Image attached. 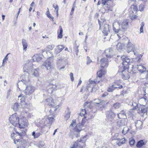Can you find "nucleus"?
Masks as SVG:
<instances>
[{
	"instance_id": "f257e3e1",
	"label": "nucleus",
	"mask_w": 148,
	"mask_h": 148,
	"mask_svg": "<svg viewBox=\"0 0 148 148\" xmlns=\"http://www.w3.org/2000/svg\"><path fill=\"white\" fill-rule=\"evenodd\" d=\"M121 60H122L123 66L121 67L118 71L119 73H121L122 75V78H124L125 75L123 73L125 72V70L129 68V66L130 62V59L128 58L127 56H123L121 57Z\"/></svg>"
},
{
	"instance_id": "f03ea898",
	"label": "nucleus",
	"mask_w": 148,
	"mask_h": 148,
	"mask_svg": "<svg viewBox=\"0 0 148 148\" xmlns=\"http://www.w3.org/2000/svg\"><path fill=\"white\" fill-rule=\"evenodd\" d=\"M9 120L13 126H16L18 124L20 128L24 127L27 124V123H24V124L19 123V119L16 113H15L11 115L9 119Z\"/></svg>"
},
{
	"instance_id": "7ed1b4c3",
	"label": "nucleus",
	"mask_w": 148,
	"mask_h": 148,
	"mask_svg": "<svg viewBox=\"0 0 148 148\" xmlns=\"http://www.w3.org/2000/svg\"><path fill=\"white\" fill-rule=\"evenodd\" d=\"M68 62H66L62 58L59 57L58 58L57 62V69L60 71L62 69H64L65 66L64 65L67 64Z\"/></svg>"
},
{
	"instance_id": "20e7f679",
	"label": "nucleus",
	"mask_w": 148,
	"mask_h": 148,
	"mask_svg": "<svg viewBox=\"0 0 148 148\" xmlns=\"http://www.w3.org/2000/svg\"><path fill=\"white\" fill-rule=\"evenodd\" d=\"M54 118L53 116H48L46 118L43 119L40 122L41 126H44L48 124L51 125L54 120Z\"/></svg>"
},
{
	"instance_id": "39448f33",
	"label": "nucleus",
	"mask_w": 148,
	"mask_h": 148,
	"mask_svg": "<svg viewBox=\"0 0 148 148\" xmlns=\"http://www.w3.org/2000/svg\"><path fill=\"white\" fill-rule=\"evenodd\" d=\"M106 119L107 121L112 122V120L114 119L116 116L115 114L112 111L111 109L106 111Z\"/></svg>"
},
{
	"instance_id": "423d86ee",
	"label": "nucleus",
	"mask_w": 148,
	"mask_h": 148,
	"mask_svg": "<svg viewBox=\"0 0 148 148\" xmlns=\"http://www.w3.org/2000/svg\"><path fill=\"white\" fill-rule=\"evenodd\" d=\"M34 87L32 86H28L26 87V88L24 91L27 97L31 99L32 98V94L34 92Z\"/></svg>"
},
{
	"instance_id": "0eeeda50",
	"label": "nucleus",
	"mask_w": 148,
	"mask_h": 148,
	"mask_svg": "<svg viewBox=\"0 0 148 148\" xmlns=\"http://www.w3.org/2000/svg\"><path fill=\"white\" fill-rule=\"evenodd\" d=\"M120 24L118 22H115L113 24V29L114 32L116 33H119V34L122 33L123 32L121 28L120 27Z\"/></svg>"
},
{
	"instance_id": "6e6552de",
	"label": "nucleus",
	"mask_w": 148,
	"mask_h": 148,
	"mask_svg": "<svg viewBox=\"0 0 148 148\" xmlns=\"http://www.w3.org/2000/svg\"><path fill=\"white\" fill-rule=\"evenodd\" d=\"M140 106L137 107L138 112L139 113H143V114L142 115L143 116L147 115L148 108H145L144 106L143 105L142 106L141 104H140Z\"/></svg>"
},
{
	"instance_id": "1a4fd4ad",
	"label": "nucleus",
	"mask_w": 148,
	"mask_h": 148,
	"mask_svg": "<svg viewBox=\"0 0 148 148\" xmlns=\"http://www.w3.org/2000/svg\"><path fill=\"white\" fill-rule=\"evenodd\" d=\"M105 73V71H103L102 70L98 71L97 73V78L95 81H93L94 83L97 84L99 83L100 82V78Z\"/></svg>"
},
{
	"instance_id": "9d476101",
	"label": "nucleus",
	"mask_w": 148,
	"mask_h": 148,
	"mask_svg": "<svg viewBox=\"0 0 148 148\" xmlns=\"http://www.w3.org/2000/svg\"><path fill=\"white\" fill-rule=\"evenodd\" d=\"M129 20L128 19H124L121 25V27L123 32L126 30L128 27V23Z\"/></svg>"
},
{
	"instance_id": "9b49d317",
	"label": "nucleus",
	"mask_w": 148,
	"mask_h": 148,
	"mask_svg": "<svg viewBox=\"0 0 148 148\" xmlns=\"http://www.w3.org/2000/svg\"><path fill=\"white\" fill-rule=\"evenodd\" d=\"M83 126V125L80 124H77L76 126L74 128L73 130L74 132H77V134H75V135H74V136H75L77 138L79 136V132L81 130Z\"/></svg>"
},
{
	"instance_id": "f8f14e48",
	"label": "nucleus",
	"mask_w": 148,
	"mask_h": 148,
	"mask_svg": "<svg viewBox=\"0 0 148 148\" xmlns=\"http://www.w3.org/2000/svg\"><path fill=\"white\" fill-rule=\"evenodd\" d=\"M29 73H28L27 72V74H24L22 76V79L21 80V82H19L17 83V85H18L19 84H20L21 82L23 83L24 84L26 85L27 83L29 81Z\"/></svg>"
},
{
	"instance_id": "ddd939ff",
	"label": "nucleus",
	"mask_w": 148,
	"mask_h": 148,
	"mask_svg": "<svg viewBox=\"0 0 148 148\" xmlns=\"http://www.w3.org/2000/svg\"><path fill=\"white\" fill-rule=\"evenodd\" d=\"M110 26L109 25L105 24L103 28L102 32L105 36H108L110 33Z\"/></svg>"
},
{
	"instance_id": "4468645a",
	"label": "nucleus",
	"mask_w": 148,
	"mask_h": 148,
	"mask_svg": "<svg viewBox=\"0 0 148 148\" xmlns=\"http://www.w3.org/2000/svg\"><path fill=\"white\" fill-rule=\"evenodd\" d=\"M42 69H46L47 70L50 69L51 68V62L47 60L41 66Z\"/></svg>"
},
{
	"instance_id": "2eb2a0df",
	"label": "nucleus",
	"mask_w": 148,
	"mask_h": 148,
	"mask_svg": "<svg viewBox=\"0 0 148 148\" xmlns=\"http://www.w3.org/2000/svg\"><path fill=\"white\" fill-rule=\"evenodd\" d=\"M56 85L50 84L47 88V91L48 94L51 95L53 92L56 90Z\"/></svg>"
},
{
	"instance_id": "dca6fc26",
	"label": "nucleus",
	"mask_w": 148,
	"mask_h": 148,
	"mask_svg": "<svg viewBox=\"0 0 148 148\" xmlns=\"http://www.w3.org/2000/svg\"><path fill=\"white\" fill-rule=\"evenodd\" d=\"M108 60L105 58L101 59L100 60L101 67L104 68L108 66Z\"/></svg>"
},
{
	"instance_id": "f3484780",
	"label": "nucleus",
	"mask_w": 148,
	"mask_h": 148,
	"mask_svg": "<svg viewBox=\"0 0 148 148\" xmlns=\"http://www.w3.org/2000/svg\"><path fill=\"white\" fill-rule=\"evenodd\" d=\"M118 117L120 119H126L127 118L126 113L124 110L121 111L118 114Z\"/></svg>"
},
{
	"instance_id": "a211bd4d",
	"label": "nucleus",
	"mask_w": 148,
	"mask_h": 148,
	"mask_svg": "<svg viewBox=\"0 0 148 148\" xmlns=\"http://www.w3.org/2000/svg\"><path fill=\"white\" fill-rule=\"evenodd\" d=\"M18 102H20L22 108H28L30 106V104L26 102L25 100L21 101V102L18 101Z\"/></svg>"
},
{
	"instance_id": "6ab92c4d",
	"label": "nucleus",
	"mask_w": 148,
	"mask_h": 148,
	"mask_svg": "<svg viewBox=\"0 0 148 148\" xmlns=\"http://www.w3.org/2000/svg\"><path fill=\"white\" fill-rule=\"evenodd\" d=\"M145 145V142L143 141V140H141L137 142L136 147L138 148H145L143 146Z\"/></svg>"
},
{
	"instance_id": "aec40b11",
	"label": "nucleus",
	"mask_w": 148,
	"mask_h": 148,
	"mask_svg": "<svg viewBox=\"0 0 148 148\" xmlns=\"http://www.w3.org/2000/svg\"><path fill=\"white\" fill-rule=\"evenodd\" d=\"M143 124V122L140 120H138L135 122V126L136 127L140 129L142 128Z\"/></svg>"
},
{
	"instance_id": "412c9836",
	"label": "nucleus",
	"mask_w": 148,
	"mask_h": 148,
	"mask_svg": "<svg viewBox=\"0 0 148 148\" xmlns=\"http://www.w3.org/2000/svg\"><path fill=\"white\" fill-rule=\"evenodd\" d=\"M16 133L19 136L20 139L23 138V137L25 136L26 134V132L24 130H22L20 132H16Z\"/></svg>"
},
{
	"instance_id": "4be33fe9",
	"label": "nucleus",
	"mask_w": 148,
	"mask_h": 148,
	"mask_svg": "<svg viewBox=\"0 0 148 148\" xmlns=\"http://www.w3.org/2000/svg\"><path fill=\"white\" fill-rule=\"evenodd\" d=\"M20 143H21L18 146L17 148H25L26 145V141L25 140H21V141H20Z\"/></svg>"
},
{
	"instance_id": "5701e85b",
	"label": "nucleus",
	"mask_w": 148,
	"mask_h": 148,
	"mask_svg": "<svg viewBox=\"0 0 148 148\" xmlns=\"http://www.w3.org/2000/svg\"><path fill=\"white\" fill-rule=\"evenodd\" d=\"M83 145L78 142H75L74 143L73 146L71 147V148H83Z\"/></svg>"
},
{
	"instance_id": "b1692460",
	"label": "nucleus",
	"mask_w": 148,
	"mask_h": 148,
	"mask_svg": "<svg viewBox=\"0 0 148 148\" xmlns=\"http://www.w3.org/2000/svg\"><path fill=\"white\" fill-rule=\"evenodd\" d=\"M33 60L34 62H39L41 61L42 60V58L38 55H36L32 57Z\"/></svg>"
},
{
	"instance_id": "393cba45",
	"label": "nucleus",
	"mask_w": 148,
	"mask_h": 148,
	"mask_svg": "<svg viewBox=\"0 0 148 148\" xmlns=\"http://www.w3.org/2000/svg\"><path fill=\"white\" fill-rule=\"evenodd\" d=\"M66 114L64 116L65 119L66 121H67L70 118V116L71 112L69 109L68 108L65 111Z\"/></svg>"
},
{
	"instance_id": "a878e982",
	"label": "nucleus",
	"mask_w": 148,
	"mask_h": 148,
	"mask_svg": "<svg viewBox=\"0 0 148 148\" xmlns=\"http://www.w3.org/2000/svg\"><path fill=\"white\" fill-rule=\"evenodd\" d=\"M138 66L137 69L141 73L145 72L146 70L145 67L142 65H138Z\"/></svg>"
},
{
	"instance_id": "bb28decb",
	"label": "nucleus",
	"mask_w": 148,
	"mask_h": 148,
	"mask_svg": "<svg viewBox=\"0 0 148 148\" xmlns=\"http://www.w3.org/2000/svg\"><path fill=\"white\" fill-rule=\"evenodd\" d=\"M53 99L52 98H50L47 99L46 100L48 102L47 104L52 107H55L54 103L52 101Z\"/></svg>"
},
{
	"instance_id": "cd10ccee",
	"label": "nucleus",
	"mask_w": 148,
	"mask_h": 148,
	"mask_svg": "<svg viewBox=\"0 0 148 148\" xmlns=\"http://www.w3.org/2000/svg\"><path fill=\"white\" fill-rule=\"evenodd\" d=\"M19 107V106L18 103L16 102L14 103L12 105V108L14 111H16L18 109Z\"/></svg>"
},
{
	"instance_id": "c85d7f7f",
	"label": "nucleus",
	"mask_w": 148,
	"mask_h": 148,
	"mask_svg": "<svg viewBox=\"0 0 148 148\" xmlns=\"http://www.w3.org/2000/svg\"><path fill=\"white\" fill-rule=\"evenodd\" d=\"M31 73L35 77H38L39 75L38 70L36 69H32Z\"/></svg>"
},
{
	"instance_id": "c756f323",
	"label": "nucleus",
	"mask_w": 148,
	"mask_h": 148,
	"mask_svg": "<svg viewBox=\"0 0 148 148\" xmlns=\"http://www.w3.org/2000/svg\"><path fill=\"white\" fill-rule=\"evenodd\" d=\"M107 51H108L109 52V53L106 54V55L107 58H110L113 56V51L111 49H110L108 51L107 50Z\"/></svg>"
},
{
	"instance_id": "7c9ffc66",
	"label": "nucleus",
	"mask_w": 148,
	"mask_h": 148,
	"mask_svg": "<svg viewBox=\"0 0 148 148\" xmlns=\"http://www.w3.org/2000/svg\"><path fill=\"white\" fill-rule=\"evenodd\" d=\"M133 47H127V52L128 53H130V52L133 51L134 53V54L135 55H137V53L133 49Z\"/></svg>"
},
{
	"instance_id": "2f4dec72",
	"label": "nucleus",
	"mask_w": 148,
	"mask_h": 148,
	"mask_svg": "<svg viewBox=\"0 0 148 148\" xmlns=\"http://www.w3.org/2000/svg\"><path fill=\"white\" fill-rule=\"evenodd\" d=\"M94 104H96L99 105V106H101L102 103V102L101 101V100L99 99H95L94 100Z\"/></svg>"
},
{
	"instance_id": "473e14b6",
	"label": "nucleus",
	"mask_w": 148,
	"mask_h": 148,
	"mask_svg": "<svg viewBox=\"0 0 148 148\" xmlns=\"http://www.w3.org/2000/svg\"><path fill=\"white\" fill-rule=\"evenodd\" d=\"M113 84L114 85V88L115 89L116 88H123V86L120 85L119 84L117 83L116 82H114Z\"/></svg>"
},
{
	"instance_id": "72a5a7b5",
	"label": "nucleus",
	"mask_w": 148,
	"mask_h": 148,
	"mask_svg": "<svg viewBox=\"0 0 148 148\" xmlns=\"http://www.w3.org/2000/svg\"><path fill=\"white\" fill-rule=\"evenodd\" d=\"M114 85L113 84V83H112V84H111V85L109 86L108 88V91L109 92H113V91L115 89L114 88Z\"/></svg>"
},
{
	"instance_id": "f704fd0d",
	"label": "nucleus",
	"mask_w": 148,
	"mask_h": 148,
	"mask_svg": "<svg viewBox=\"0 0 148 148\" xmlns=\"http://www.w3.org/2000/svg\"><path fill=\"white\" fill-rule=\"evenodd\" d=\"M86 136H84V137H82L80 139V140H77L78 142H79L81 144L82 143V144L83 145H84V143H85L86 140Z\"/></svg>"
},
{
	"instance_id": "c9c22d12",
	"label": "nucleus",
	"mask_w": 148,
	"mask_h": 148,
	"mask_svg": "<svg viewBox=\"0 0 148 148\" xmlns=\"http://www.w3.org/2000/svg\"><path fill=\"white\" fill-rule=\"evenodd\" d=\"M129 130V129L128 127H125L122 130V133L124 135H125L128 132Z\"/></svg>"
},
{
	"instance_id": "e433bc0d",
	"label": "nucleus",
	"mask_w": 148,
	"mask_h": 148,
	"mask_svg": "<svg viewBox=\"0 0 148 148\" xmlns=\"http://www.w3.org/2000/svg\"><path fill=\"white\" fill-rule=\"evenodd\" d=\"M60 28V33L58 34V37L60 38H61L62 37V33H63V29L62 28L61 26H60L59 27Z\"/></svg>"
},
{
	"instance_id": "4c0bfd02",
	"label": "nucleus",
	"mask_w": 148,
	"mask_h": 148,
	"mask_svg": "<svg viewBox=\"0 0 148 148\" xmlns=\"http://www.w3.org/2000/svg\"><path fill=\"white\" fill-rule=\"evenodd\" d=\"M138 101H133L132 103V106L134 107L132 108L133 110H134L136 108V107H138V104L137 103Z\"/></svg>"
},
{
	"instance_id": "58836bf2",
	"label": "nucleus",
	"mask_w": 148,
	"mask_h": 148,
	"mask_svg": "<svg viewBox=\"0 0 148 148\" xmlns=\"http://www.w3.org/2000/svg\"><path fill=\"white\" fill-rule=\"evenodd\" d=\"M41 133L40 132L36 133L35 132H33L32 133V135L34 137V138H37L40 135Z\"/></svg>"
},
{
	"instance_id": "ea45409f",
	"label": "nucleus",
	"mask_w": 148,
	"mask_h": 148,
	"mask_svg": "<svg viewBox=\"0 0 148 148\" xmlns=\"http://www.w3.org/2000/svg\"><path fill=\"white\" fill-rule=\"evenodd\" d=\"M48 10L46 12V14L48 17L49 18H51L52 20V21H53V17L52 16L51 14H50L49 8H47Z\"/></svg>"
},
{
	"instance_id": "a19ab883",
	"label": "nucleus",
	"mask_w": 148,
	"mask_h": 148,
	"mask_svg": "<svg viewBox=\"0 0 148 148\" xmlns=\"http://www.w3.org/2000/svg\"><path fill=\"white\" fill-rule=\"evenodd\" d=\"M92 101H88L86 102L84 104V106L85 107H87L90 108H91V104Z\"/></svg>"
},
{
	"instance_id": "79ce46f5",
	"label": "nucleus",
	"mask_w": 148,
	"mask_h": 148,
	"mask_svg": "<svg viewBox=\"0 0 148 148\" xmlns=\"http://www.w3.org/2000/svg\"><path fill=\"white\" fill-rule=\"evenodd\" d=\"M64 47H63V48H59V47H57V48L56 49L55 53L56 54L60 53L64 49Z\"/></svg>"
},
{
	"instance_id": "37998d69",
	"label": "nucleus",
	"mask_w": 148,
	"mask_h": 148,
	"mask_svg": "<svg viewBox=\"0 0 148 148\" xmlns=\"http://www.w3.org/2000/svg\"><path fill=\"white\" fill-rule=\"evenodd\" d=\"M25 100V97L23 94H21L18 96V100L20 101V102H21V101Z\"/></svg>"
},
{
	"instance_id": "c03bdc74",
	"label": "nucleus",
	"mask_w": 148,
	"mask_h": 148,
	"mask_svg": "<svg viewBox=\"0 0 148 148\" xmlns=\"http://www.w3.org/2000/svg\"><path fill=\"white\" fill-rule=\"evenodd\" d=\"M145 25V23L144 22H142L140 24V33H143V27Z\"/></svg>"
},
{
	"instance_id": "a18cd8bd",
	"label": "nucleus",
	"mask_w": 148,
	"mask_h": 148,
	"mask_svg": "<svg viewBox=\"0 0 148 148\" xmlns=\"http://www.w3.org/2000/svg\"><path fill=\"white\" fill-rule=\"evenodd\" d=\"M33 66V64L32 63L29 64L27 65H26L25 67L27 69V70H29L30 69H31L32 68Z\"/></svg>"
},
{
	"instance_id": "49530a36",
	"label": "nucleus",
	"mask_w": 148,
	"mask_h": 148,
	"mask_svg": "<svg viewBox=\"0 0 148 148\" xmlns=\"http://www.w3.org/2000/svg\"><path fill=\"white\" fill-rule=\"evenodd\" d=\"M121 106V104L120 103H114L113 105V107L115 109L119 108Z\"/></svg>"
},
{
	"instance_id": "de8ad7c7",
	"label": "nucleus",
	"mask_w": 148,
	"mask_h": 148,
	"mask_svg": "<svg viewBox=\"0 0 148 148\" xmlns=\"http://www.w3.org/2000/svg\"><path fill=\"white\" fill-rule=\"evenodd\" d=\"M86 111L85 109H82L80 115L82 116H84L86 114Z\"/></svg>"
},
{
	"instance_id": "09e8293b",
	"label": "nucleus",
	"mask_w": 148,
	"mask_h": 148,
	"mask_svg": "<svg viewBox=\"0 0 148 148\" xmlns=\"http://www.w3.org/2000/svg\"><path fill=\"white\" fill-rule=\"evenodd\" d=\"M45 145V144L43 142H39L38 144L37 145L39 148L42 147H43Z\"/></svg>"
},
{
	"instance_id": "8fccbe9b",
	"label": "nucleus",
	"mask_w": 148,
	"mask_h": 148,
	"mask_svg": "<svg viewBox=\"0 0 148 148\" xmlns=\"http://www.w3.org/2000/svg\"><path fill=\"white\" fill-rule=\"evenodd\" d=\"M129 144L131 146L134 145L135 143V140L134 139H132L130 140L129 141Z\"/></svg>"
},
{
	"instance_id": "3c124183",
	"label": "nucleus",
	"mask_w": 148,
	"mask_h": 148,
	"mask_svg": "<svg viewBox=\"0 0 148 148\" xmlns=\"http://www.w3.org/2000/svg\"><path fill=\"white\" fill-rule=\"evenodd\" d=\"M87 62L86 64L87 65H88L92 62V61L90 59V57L89 56L87 57Z\"/></svg>"
},
{
	"instance_id": "603ef678",
	"label": "nucleus",
	"mask_w": 148,
	"mask_h": 148,
	"mask_svg": "<svg viewBox=\"0 0 148 148\" xmlns=\"http://www.w3.org/2000/svg\"><path fill=\"white\" fill-rule=\"evenodd\" d=\"M76 124V121L75 120H73L72 121V123L71 124L70 126L71 127H74Z\"/></svg>"
},
{
	"instance_id": "864d4df0",
	"label": "nucleus",
	"mask_w": 148,
	"mask_h": 148,
	"mask_svg": "<svg viewBox=\"0 0 148 148\" xmlns=\"http://www.w3.org/2000/svg\"><path fill=\"white\" fill-rule=\"evenodd\" d=\"M132 8H133V13H134V12H136L138 8L136 6L133 5L132 7Z\"/></svg>"
},
{
	"instance_id": "5fc2aeb1",
	"label": "nucleus",
	"mask_w": 148,
	"mask_h": 148,
	"mask_svg": "<svg viewBox=\"0 0 148 148\" xmlns=\"http://www.w3.org/2000/svg\"><path fill=\"white\" fill-rule=\"evenodd\" d=\"M119 123L120 125L123 126L125 125L124 121L123 120L121 121L118 122V123Z\"/></svg>"
},
{
	"instance_id": "6e6d98bb",
	"label": "nucleus",
	"mask_w": 148,
	"mask_h": 148,
	"mask_svg": "<svg viewBox=\"0 0 148 148\" xmlns=\"http://www.w3.org/2000/svg\"><path fill=\"white\" fill-rule=\"evenodd\" d=\"M21 140H23V139H20L19 140V139H17L16 140L14 139V143L15 144H16L17 143H18V142H19V145L21 143H20V141H21Z\"/></svg>"
},
{
	"instance_id": "4d7b16f0",
	"label": "nucleus",
	"mask_w": 148,
	"mask_h": 148,
	"mask_svg": "<svg viewBox=\"0 0 148 148\" xmlns=\"http://www.w3.org/2000/svg\"><path fill=\"white\" fill-rule=\"evenodd\" d=\"M22 43L23 46H27V43L26 42V40L25 39H23Z\"/></svg>"
},
{
	"instance_id": "13d9d810",
	"label": "nucleus",
	"mask_w": 148,
	"mask_h": 148,
	"mask_svg": "<svg viewBox=\"0 0 148 148\" xmlns=\"http://www.w3.org/2000/svg\"><path fill=\"white\" fill-rule=\"evenodd\" d=\"M110 0H102L101 3L103 5H106V3L109 1Z\"/></svg>"
},
{
	"instance_id": "bf43d9fd",
	"label": "nucleus",
	"mask_w": 148,
	"mask_h": 148,
	"mask_svg": "<svg viewBox=\"0 0 148 148\" xmlns=\"http://www.w3.org/2000/svg\"><path fill=\"white\" fill-rule=\"evenodd\" d=\"M70 76L71 79V81H73L74 80V77H73V73H70Z\"/></svg>"
},
{
	"instance_id": "052dcab7",
	"label": "nucleus",
	"mask_w": 148,
	"mask_h": 148,
	"mask_svg": "<svg viewBox=\"0 0 148 148\" xmlns=\"http://www.w3.org/2000/svg\"><path fill=\"white\" fill-rule=\"evenodd\" d=\"M116 143L119 146L123 144V143H122V141H121V139H119V141L118 142H116Z\"/></svg>"
},
{
	"instance_id": "680f3d73",
	"label": "nucleus",
	"mask_w": 148,
	"mask_h": 148,
	"mask_svg": "<svg viewBox=\"0 0 148 148\" xmlns=\"http://www.w3.org/2000/svg\"><path fill=\"white\" fill-rule=\"evenodd\" d=\"M143 54V53L142 55L140 54L138 56V61L140 62V60L141 58L142 57Z\"/></svg>"
},
{
	"instance_id": "e2e57ef3",
	"label": "nucleus",
	"mask_w": 148,
	"mask_h": 148,
	"mask_svg": "<svg viewBox=\"0 0 148 148\" xmlns=\"http://www.w3.org/2000/svg\"><path fill=\"white\" fill-rule=\"evenodd\" d=\"M58 8L59 7L57 5H56V6L55 8V10L56 11V12H58Z\"/></svg>"
},
{
	"instance_id": "0e129e2a",
	"label": "nucleus",
	"mask_w": 148,
	"mask_h": 148,
	"mask_svg": "<svg viewBox=\"0 0 148 148\" xmlns=\"http://www.w3.org/2000/svg\"><path fill=\"white\" fill-rule=\"evenodd\" d=\"M125 45H123V44H121L120 43H118L116 46H124Z\"/></svg>"
},
{
	"instance_id": "69168bd1",
	"label": "nucleus",
	"mask_w": 148,
	"mask_h": 148,
	"mask_svg": "<svg viewBox=\"0 0 148 148\" xmlns=\"http://www.w3.org/2000/svg\"><path fill=\"white\" fill-rule=\"evenodd\" d=\"M120 139L121 141H122V143H123V144L125 143V138H123Z\"/></svg>"
},
{
	"instance_id": "338daca9",
	"label": "nucleus",
	"mask_w": 148,
	"mask_h": 148,
	"mask_svg": "<svg viewBox=\"0 0 148 148\" xmlns=\"http://www.w3.org/2000/svg\"><path fill=\"white\" fill-rule=\"evenodd\" d=\"M78 47H77V48L75 50V54L77 56L78 55V53L79 52V50L78 49Z\"/></svg>"
},
{
	"instance_id": "774afa93",
	"label": "nucleus",
	"mask_w": 148,
	"mask_h": 148,
	"mask_svg": "<svg viewBox=\"0 0 148 148\" xmlns=\"http://www.w3.org/2000/svg\"><path fill=\"white\" fill-rule=\"evenodd\" d=\"M145 73L146 74L145 77L146 79H148V71H145Z\"/></svg>"
}]
</instances>
